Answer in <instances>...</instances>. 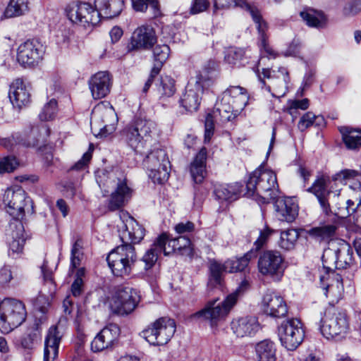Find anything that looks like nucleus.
Instances as JSON below:
<instances>
[{
  "mask_svg": "<svg viewBox=\"0 0 361 361\" xmlns=\"http://www.w3.org/2000/svg\"><path fill=\"white\" fill-rule=\"evenodd\" d=\"M337 226L333 223H321L310 229L307 233L318 241L327 240L334 235Z\"/></svg>",
  "mask_w": 361,
  "mask_h": 361,
  "instance_id": "ea45409f",
  "label": "nucleus"
},
{
  "mask_svg": "<svg viewBox=\"0 0 361 361\" xmlns=\"http://www.w3.org/2000/svg\"><path fill=\"white\" fill-rule=\"evenodd\" d=\"M149 176L154 183L162 184L169 177V166L167 154L163 149H156L151 152L146 159Z\"/></svg>",
  "mask_w": 361,
  "mask_h": 361,
  "instance_id": "a211bd4d",
  "label": "nucleus"
},
{
  "mask_svg": "<svg viewBox=\"0 0 361 361\" xmlns=\"http://www.w3.org/2000/svg\"><path fill=\"white\" fill-rule=\"evenodd\" d=\"M175 331V322L168 317H161L144 329L141 334L150 345H163L171 340Z\"/></svg>",
  "mask_w": 361,
  "mask_h": 361,
  "instance_id": "2eb2a0df",
  "label": "nucleus"
},
{
  "mask_svg": "<svg viewBox=\"0 0 361 361\" xmlns=\"http://www.w3.org/2000/svg\"><path fill=\"white\" fill-rule=\"evenodd\" d=\"M161 235L165 236L164 243L162 245L163 252L165 255L189 247L191 244L190 238L186 235H181L170 240L166 233H162Z\"/></svg>",
  "mask_w": 361,
  "mask_h": 361,
  "instance_id": "4c0bfd02",
  "label": "nucleus"
},
{
  "mask_svg": "<svg viewBox=\"0 0 361 361\" xmlns=\"http://www.w3.org/2000/svg\"><path fill=\"white\" fill-rule=\"evenodd\" d=\"M120 333V328L117 324H109L94 338L91 343V350L93 352H101L114 348L118 343Z\"/></svg>",
  "mask_w": 361,
  "mask_h": 361,
  "instance_id": "4be33fe9",
  "label": "nucleus"
},
{
  "mask_svg": "<svg viewBox=\"0 0 361 361\" xmlns=\"http://www.w3.org/2000/svg\"><path fill=\"white\" fill-rule=\"evenodd\" d=\"M338 269H346L353 262V250L345 241L338 245Z\"/></svg>",
  "mask_w": 361,
  "mask_h": 361,
  "instance_id": "37998d69",
  "label": "nucleus"
},
{
  "mask_svg": "<svg viewBox=\"0 0 361 361\" xmlns=\"http://www.w3.org/2000/svg\"><path fill=\"white\" fill-rule=\"evenodd\" d=\"M156 123L148 119L139 118L123 130V138L136 153L143 154L150 147Z\"/></svg>",
  "mask_w": 361,
  "mask_h": 361,
  "instance_id": "20e7f679",
  "label": "nucleus"
},
{
  "mask_svg": "<svg viewBox=\"0 0 361 361\" xmlns=\"http://www.w3.org/2000/svg\"><path fill=\"white\" fill-rule=\"evenodd\" d=\"M157 90L161 97L173 96L176 91L175 80L168 75L161 77Z\"/></svg>",
  "mask_w": 361,
  "mask_h": 361,
  "instance_id": "8fccbe9b",
  "label": "nucleus"
},
{
  "mask_svg": "<svg viewBox=\"0 0 361 361\" xmlns=\"http://www.w3.org/2000/svg\"><path fill=\"white\" fill-rule=\"evenodd\" d=\"M339 131L348 149H356L361 146V129L341 126L339 128Z\"/></svg>",
  "mask_w": 361,
  "mask_h": 361,
  "instance_id": "58836bf2",
  "label": "nucleus"
},
{
  "mask_svg": "<svg viewBox=\"0 0 361 361\" xmlns=\"http://www.w3.org/2000/svg\"><path fill=\"white\" fill-rule=\"evenodd\" d=\"M361 12V0H350L345 3L343 8L345 16L357 15Z\"/></svg>",
  "mask_w": 361,
  "mask_h": 361,
  "instance_id": "6e6d98bb",
  "label": "nucleus"
},
{
  "mask_svg": "<svg viewBox=\"0 0 361 361\" xmlns=\"http://www.w3.org/2000/svg\"><path fill=\"white\" fill-rule=\"evenodd\" d=\"M320 331L327 339L341 340L350 331V324L345 310L334 307L326 309L320 320Z\"/></svg>",
  "mask_w": 361,
  "mask_h": 361,
  "instance_id": "0eeeda50",
  "label": "nucleus"
},
{
  "mask_svg": "<svg viewBox=\"0 0 361 361\" xmlns=\"http://www.w3.org/2000/svg\"><path fill=\"white\" fill-rule=\"evenodd\" d=\"M9 99L13 106L21 109L30 102V94L21 79L14 80L9 90Z\"/></svg>",
  "mask_w": 361,
  "mask_h": 361,
  "instance_id": "c756f323",
  "label": "nucleus"
},
{
  "mask_svg": "<svg viewBox=\"0 0 361 361\" xmlns=\"http://www.w3.org/2000/svg\"><path fill=\"white\" fill-rule=\"evenodd\" d=\"M209 283L215 285H221L223 273L224 271H228V269H226L225 263L221 264L216 261H211L209 264Z\"/></svg>",
  "mask_w": 361,
  "mask_h": 361,
  "instance_id": "603ef678",
  "label": "nucleus"
},
{
  "mask_svg": "<svg viewBox=\"0 0 361 361\" xmlns=\"http://www.w3.org/2000/svg\"><path fill=\"white\" fill-rule=\"evenodd\" d=\"M174 229L177 233L185 235L195 230V224L191 221L180 222L175 226Z\"/></svg>",
  "mask_w": 361,
  "mask_h": 361,
  "instance_id": "0e129e2a",
  "label": "nucleus"
},
{
  "mask_svg": "<svg viewBox=\"0 0 361 361\" xmlns=\"http://www.w3.org/2000/svg\"><path fill=\"white\" fill-rule=\"evenodd\" d=\"M240 113V112H235V108L224 102L221 99L220 103L217 104L216 110L214 111L215 116H219L222 123L232 121Z\"/></svg>",
  "mask_w": 361,
  "mask_h": 361,
  "instance_id": "49530a36",
  "label": "nucleus"
},
{
  "mask_svg": "<svg viewBox=\"0 0 361 361\" xmlns=\"http://www.w3.org/2000/svg\"><path fill=\"white\" fill-rule=\"evenodd\" d=\"M246 188L247 195L255 197L259 203H269L279 192L276 175L261 165L250 175Z\"/></svg>",
  "mask_w": 361,
  "mask_h": 361,
  "instance_id": "7ed1b4c3",
  "label": "nucleus"
},
{
  "mask_svg": "<svg viewBox=\"0 0 361 361\" xmlns=\"http://www.w3.org/2000/svg\"><path fill=\"white\" fill-rule=\"evenodd\" d=\"M140 302L138 291L130 286L119 287L110 303L114 313L125 315L131 313Z\"/></svg>",
  "mask_w": 361,
  "mask_h": 361,
  "instance_id": "f3484780",
  "label": "nucleus"
},
{
  "mask_svg": "<svg viewBox=\"0 0 361 361\" xmlns=\"http://www.w3.org/2000/svg\"><path fill=\"white\" fill-rule=\"evenodd\" d=\"M337 250L338 245L331 244L330 247L324 250L322 258L326 275H321L319 279L326 295L327 293H333L335 288L339 294L343 290L341 276L334 272L335 269H338Z\"/></svg>",
  "mask_w": 361,
  "mask_h": 361,
  "instance_id": "6e6552de",
  "label": "nucleus"
},
{
  "mask_svg": "<svg viewBox=\"0 0 361 361\" xmlns=\"http://www.w3.org/2000/svg\"><path fill=\"white\" fill-rule=\"evenodd\" d=\"M112 273L117 276L130 274L132 266L136 261L134 247L130 244H122L110 252L106 258Z\"/></svg>",
  "mask_w": 361,
  "mask_h": 361,
  "instance_id": "f8f14e48",
  "label": "nucleus"
},
{
  "mask_svg": "<svg viewBox=\"0 0 361 361\" xmlns=\"http://www.w3.org/2000/svg\"><path fill=\"white\" fill-rule=\"evenodd\" d=\"M256 361H276V348L275 343L269 339L259 341L255 345Z\"/></svg>",
  "mask_w": 361,
  "mask_h": 361,
  "instance_id": "72a5a7b5",
  "label": "nucleus"
},
{
  "mask_svg": "<svg viewBox=\"0 0 361 361\" xmlns=\"http://www.w3.org/2000/svg\"><path fill=\"white\" fill-rule=\"evenodd\" d=\"M111 78L107 71L97 72L88 80L89 89L94 99L106 97L111 91Z\"/></svg>",
  "mask_w": 361,
  "mask_h": 361,
  "instance_id": "b1692460",
  "label": "nucleus"
},
{
  "mask_svg": "<svg viewBox=\"0 0 361 361\" xmlns=\"http://www.w3.org/2000/svg\"><path fill=\"white\" fill-rule=\"evenodd\" d=\"M165 236L159 235L154 241L152 247L148 250L142 258V262L145 264L146 271L152 269L158 259L159 255L163 252L162 245L164 243Z\"/></svg>",
  "mask_w": 361,
  "mask_h": 361,
  "instance_id": "c9c22d12",
  "label": "nucleus"
},
{
  "mask_svg": "<svg viewBox=\"0 0 361 361\" xmlns=\"http://www.w3.org/2000/svg\"><path fill=\"white\" fill-rule=\"evenodd\" d=\"M278 336L281 344L288 350H295L302 343L305 331L300 320L287 319L278 326Z\"/></svg>",
  "mask_w": 361,
  "mask_h": 361,
  "instance_id": "dca6fc26",
  "label": "nucleus"
},
{
  "mask_svg": "<svg viewBox=\"0 0 361 361\" xmlns=\"http://www.w3.org/2000/svg\"><path fill=\"white\" fill-rule=\"evenodd\" d=\"M231 329L238 337L252 336L259 329L257 319L252 316H245L234 319L231 322Z\"/></svg>",
  "mask_w": 361,
  "mask_h": 361,
  "instance_id": "cd10ccee",
  "label": "nucleus"
},
{
  "mask_svg": "<svg viewBox=\"0 0 361 361\" xmlns=\"http://www.w3.org/2000/svg\"><path fill=\"white\" fill-rule=\"evenodd\" d=\"M68 18L75 24L91 29L100 22L98 10L86 2H73L66 8Z\"/></svg>",
  "mask_w": 361,
  "mask_h": 361,
  "instance_id": "4468645a",
  "label": "nucleus"
},
{
  "mask_svg": "<svg viewBox=\"0 0 361 361\" xmlns=\"http://www.w3.org/2000/svg\"><path fill=\"white\" fill-rule=\"evenodd\" d=\"M99 18H112L120 15L124 8L123 0H94Z\"/></svg>",
  "mask_w": 361,
  "mask_h": 361,
  "instance_id": "2f4dec72",
  "label": "nucleus"
},
{
  "mask_svg": "<svg viewBox=\"0 0 361 361\" xmlns=\"http://www.w3.org/2000/svg\"><path fill=\"white\" fill-rule=\"evenodd\" d=\"M358 176V171L352 169H344L335 174L334 179L341 183H345L350 180L357 179Z\"/></svg>",
  "mask_w": 361,
  "mask_h": 361,
  "instance_id": "4d7b16f0",
  "label": "nucleus"
},
{
  "mask_svg": "<svg viewBox=\"0 0 361 361\" xmlns=\"http://www.w3.org/2000/svg\"><path fill=\"white\" fill-rule=\"evenodd\" d=\"M157 37L154 28L148 25L138 26L133 32L127 45L128 51H148L154 47Z\"/></svg>",
  "mask_w": 361,
  "mask_h": 361,
  "instance_id": "aec40b11",
  "label": "nucleus"
},
{
  "mask_svg": "<svg viewBox=\"0 0 361 361\" xmlns=\"http://www.w3.org/2000/svg\"><path fill=\"white\" fill-rule=\"evenodd\" d=\"M44 48L39 41L27 40L19 45L17 50V60L26 67L37 65L42 59Z\"/></svg>",
  "mask_w": 361,
  "mask_h": 361,
  "instance_id": "412c9836",
  "label": "nucleus"
},
{
  "mask_svg": "<svg viewBox=\"0 0 361 361\" xmlns=\"http://www.w3.org/2000/svg\"><path fill=\"white\" fill-rule=\"evenodd\" d=\"M250 50H244L241 48H231L225 55V61L233 66H245L248 61L247 60Z\"/></svg>",
  "mask_w": 361,
  "mask_h": 361,
  "instance_id": "a19ab883",
  "label": "nucleus"
},
{
  "mask_svg": "<svg viewBox=\"0 0 361 361\" xmlns=\"http://www.w3.org/2000/svg\"><path fill=\"white\" fill-rule=\"evenodd\" d=\"M82 255L81 245L79 241H76L71 249V264L73 268H76L80 265Z\"/></svg>",
  "mask_w": 361,
  "mask_h": 361,
  "instance_id": "bf43d9fd",
  "label": "nucleus"
},
{
  "mask_svg": "<svg viewBox=\"0 0 361 361\" xmlns=\"http://www.w3.org/2000/svg\"><path fill=\"white\" fill-rule=\"evenodd\" d=\"M300 42L298 39H293L284 52L286 56H297L299 54Z\"/></svg>",
  "mask_w": 361,
  "mask_h": 361,
  "instance_id": "338daca9",
  "label": "nucleus"
},
{
  "mask_svg": "<svg viewBox=\"0 0 361 361\" xmlns=\"http://www.w3.org/2000/svg\"><path fill=\"white\" fill-rule=\"evenodd\" d=\"M210 5L209 0H192L190 12L191 14H198L207 10Z\"/></svg>",
  "mask_w": 361,
  "mask_h": 361,
  "instance_id": "052dcab7",
  "label": "nucleus"
},
{
  "mask_svg": "<svg viewBox=\"0 0 361 361\" xmlns=\"http://www.w3.org/2000/svg\"><path fill=\"white\" fill-rule=\"evenodd\" d=\"M252 255L253 252H248L243 257L226 261V269H228V272L243 271L247 267Z\"/></svg>",
  "mask_w": 361,
  "mask_h": 361,
  "instance_id": "09e8293b",
  "label": "nucleus"
},
{
  "mask_svg": "<svg viewBox=\"0 0 361 361\" xmlns=\"http://www.w3.org/2000/svg\"><path fill=\"white\" fill-rule=\"evenodd\" d=\"M123 226L125 229L120 234L123 244H136L144 238L145 228L140 225L133 217L123 214Z\"/></svg>",
  "mask_w": 361,
  "mask_h": 361,
  "instance_id": "a878e982",
  "label": "nucleus"
},
{
  "mask_svg": "<svg viewBox=\"0 0 361 361\" xmlns=\"http://www.w3.org/2000/svg\"><path fill=\"white\" fill-rule=\"evenodd\" d=\"M63 336L60 324L51 326L44 341V361H54L58 356L59 346Z\"/></svg>",
  "mask_w": 361,
  "mask_h": 361,
  "instance_id": "bb28decb",
  "label": "nucleus"
},
{
  "mask_svg": "<svg viewBox=\"0 0 361 361\" xmlns=\"http://www.w3.org/2000/svg\"><path fill=\"white\" fill-rule=\"evenodd\" d=\"M49 134L50 130L47 125L41 123L34 126L30 128L25 145L39 147L44 146Z\"/></svg>",
  "mask_w": 361,
  "mask_h": 361,
  "instance_id": "473e14b6",
  "label": "nucleus"
},
{
  "mask_svg": "<svg viewBox=\"0 0 361 361\" xmlns=\"http://www.w3.org/2000/svg\"><path fill=\"white\" fill-rule=\"evenodd\" d=\"M300 16L311 27H321L326 23V17L321 11L307 10L300 12Z\"/></svg>",
  "mask_w": 361,
  "mask_h": 361,
  "instance_id": "a18cd8bd",
  "label": "nucleus"
},
{
  "mask_svg": "<svg viewBox=\"0 0 361 361\" xmlns=\"http://www.w3.org/2000/svg\"><path fill=\"white\" fill-rule=\"evenodd\" d=\"M103 187L111 188L114 190L108 203V208L111 211H115L123 207L132 197V189L128 185L124 177L118 178L111 176Z\"/></svg>",
  "mask_w": 361,
  "mask_h": 361,
  "instance_id": "6ab92c4d",
  "label": "nucleus"
},
{
  "mask_svg": "<svg viewBox=\"0 0 361 361\" xmlns=\"http://www.w3.org/2000/svg\"><path fill=\"white\" fill-rule=\"evenodd\" d=\"M299 237V233L296 229L288 228L281 233L280 240L279 241V246L284 250L293 249Z\"/></svg>",
  "mask_w": 361,
  "mask_h": 361,
  "instance_id": "de8ad7c7",
  "label": "nucleus"
},
{
  "mask_svg": "<svg viewBox=\"0 0 361 361\" xmlns=\"http://www.w3.org/2000/svg\"><path fill=\"white\" fill-rule=\"evenodd\" d=\"M29 11V0H10L5 9L6 18H14L25 15Z\"/></svg>",
  "mask_w": 361,
  "mask_h": 361,
  "instance_id": "79ce46f5",
  "label": "nucleus"
},
{
  "mask_svg": "<svg viewBox=\"0 0 361 361\" xmlns=\"http://www.w3.org/2000/svg\"><path fill=\"white\" fill-rule=\"evenodd\" d=\"M3 204L5 209L14 220L8 224L6 231L8 253L13 257L23 252L25 238V230L21 221L25 212H32V200L22 188L18 186L7 188L3 195Z\"/></svg>",
  "mask_w": 361,
  "mask_h": 361,
  "instance_id": "f257e3e1",
  "label": "nucleus"
},
{
  "mask_svg": "<svg viewBox=\"0 0 361 361\" xmlns=\"http://www.w3.org/2000/svg\"><path fill=\"white\" fill-rule=\"evenodd\" d=\"M327 180L324 176L318 177L311 187L307 191L314 194L320 204L323 212L329 214L331 210V205H335L336 210L335 214L340 218L344 219L352 216L355 224L361 228V201L355 204L353 201L348 200L339 202L338 200L340 196V191H332L327 189Z\"/></svg>",
  "mask_w": 361,
  "mask_h": 361,
  "instance_id": "f03ea898",
  "label": "nucleus"
},
{
  "mask_svg": "<svg viewBox=\"0 0 361 361\" xmlns=\"http://www.w3.org/2000/svg\"><path fill=\"white\" fill-rule=\"evenodd\" d=\"M38 339L39 334L37 331L29 333L22 338L21 345L25 349L31 350L35 347Z\"/></svg>",
  "mask_w": 361,
  "mask_h": 361,
  "instance_id": "13d9d810",
  "label": "nucleus"
},
{
  "mask_svg": "<svg viewBox=\"0 0 361 361\" xmlns=\"http://www.w3.org/2000/svg\"><path fill=\"white\" fill-rule=\"evenodd\" d=\"M27 311L25 304L14 298L0 301V331L8 334L20 326L25 320Z\"/></svg>",
  "mask_w": 361,
  "mask_h": 361,
  "instance_id": "1a4fd4ad",
  "label": "nucleus"
},
{
  "mask_svg": "<svg viewBox=\"0 0 361 361\" xmlns=\"http://www.w3.org/2000/svg\"><path fill=\"white\" fill-rule=\"evenodd\" d=\"M221 100L235 108V112H240L248 102V95L245 89L232 86L224 92Z\"/></svg>",
  "mask_w": 361,
  "mask_h": 361,
  "instance_id": "c85d7f7f",
  "label": "nucleus"
},
{
  "mask_svg": "<svg viewBox=\"0 0 361 361\" xmlns=\"http://www.w3.org/2000/svg\"><path fill=\"white\" fill-rule=\"evenodd\" d=\"M264 312L272 317H283L288 312L287 305L283 298L272 291L267 292L262 300Z\"/></svg>",
  "mask_w": 361,
  "mask_h": 361,
  "instance_id": "393cba45",
  "label": "nucleus"
},
{
  "mask_svg": "<svg viewBox=\"0 0 361 361\" xmlns=\"http://www.w3.org/2000/svg\"><path fill=\"white\" fill-rule=\"evenodd\" d=\"M218 67V65L214 61H209L204 66L203 70L199 74H203L206 77L212 78V82H214V76L212 75L213 72H214Z\"/></svg>",
  "mask_w": 361,
  "mask_h": 361,
  "instance_id": "69168bd1",
  "label": "nucleus"
},
{
  "mask_svg": "<svg viewBox=\"0 0 361 361\" xmlns=\"http://www.w3.org/2000/svg\"><path fill=\"white\" fill-rule=\"evenodd\" d=\"M117 122V115L109 103L101 102L92 111V130L97 137H106L114 133Z\"/></svg>",
  "mask_w": 361,
  "mask_h": 361,
  "instance_id": "9d476101",
  "label": "nucleus"
},
{
  "mask_svg": "<svg viewBox=\"0 0 361 361\" xmlns=\"http://www.w3.org/2000/svg\"><path fill=\"white\" fill-rule=\"evenodd\" d=\"M92 159V152L89 150L86 152L81 159H80L73 167L75 170H82L85 169L90 159Z\"/></svg>",
  "mask_w": 361,
  "mask_h": 361,
  "instance_id": "774afa93",
  "label": "nucleus"
},
{
  "mask_svg": "<svg viewBox=\"0 0 361 361\" xmlns=\"http://www.w3.org/2000/svg\"><path fill=\"white\" fill-rule=\"evenodd\" d=\"M57 113V102L55 99H51L44 104L39 114V118L41 121H51L56 118Z\"/></svg>",
  "mask_w": 361,
  "mask_h": 361,
  "instance_id": "864d4df0",
  "label": "nucleus"
},
{
  "mask_svg": "<svg viewBox=\"0 0 361 361\" xmlns=\"http://www.w3.org/2000/svg\"><path fill=\"white\" fill-rule=\"evenodd\" d=\"M249 285L247 280H243L235 291L229 294L223 302L217 303L216 300L208 302L204 308L195 313L194 317L207 322L212 328L216 327L235 305L240 293L248 288Z\"/></svg>",
  "mask_w": 361,
  "mask_h": 361,
  "instance_id": "39448f33",
  "label": "nucleus"
},
{
  "mask_svg": "<svg viewBox=\"0 0 361 361\" xmlns=\"http://www.w3.org/2000/svg\"><path fill=\"white\" fill-rule=\"evenodd\" d=\"M314 114L312 112H307L300 119L298 128L300 131H305L312 126H314Z\"/></svg>",
  "mask_w": 361,
  "mask_h": 361,
  "instance_id": "680f3d73",
  "label": "nucleus"
},
{
  "mask_svg": "<svg viewBox=\"0 0 361 361\" xmlns=\"http://www.w3.org/2000/svg\"><path fill=\"white\" fill-rule=\"evenodd\" d=\"M18 165V162L14 157L0 159V174L12 172Z\"/></svg>",
  "mask_w": 361,
  "mask_h": 361,
  "instance_id": "5fc2aeb1",
  "label": "nucleus"
},
{
  "mask_svg": "<svg viewBox=\"0 0 361 361\" xmlns=\"http://www.w3.org/2000/svg\"><path fill=\"white\" fill-rule=\"evenodd\" d=\"M170 54V48L166 44H159L153 49V56L155 63L153 66V73L159 74L164 63L168 59Z\"/></svg>",
  "mask_w": 361,
  "mask_h": 361,
  "instance_id": "c03bdc74",
  "label": "nucleus"
},
{
  "mask_svg": "<svg viewBox=\"0 0 361 361\" xmlns=\"http://www.w3.org/2000/svg\"><path fill=\"white\" fill-rule=\"evenodd\" d=\"M286 268L285 257L278 250H265L258 257L257 269L259 273L262 276L270 278L274 281H281Z\"/></svg>",
  "mask_w": 361,
  "mask_h": 361,
  "instance_id": "ddd939ff",
  "label": "nucleus"
},
{
  "mask_svg": "<svg viewBox=\"0 0 361 361\" xmlns=\"http://www.w3.org/2000/svg\"><path fill=\"white\" fill-rule=\"evenodd\" d=\"M276 207L277 216L281 221L291 222L298 215V206L290 198L279 202Z\"/></svg>",
  "mask_w": 361,
  "mask_h": 361,
  "instance_id": "f704fd0d",
  "label": "nucleus"
},
{
  "mask_svg": "<svg viewBox=\"0 0 361 361\" xmlns=\"http://www.w3.org/2000/svg\"><path fill=\"white\" fill-rule=\"evenodd\" d=\"M212 85V78L203 74H197L186 85L178 101L180 106L188 112H195L199 109L204 89Z\"/></svg>",
  "mask_w": 361,
  "mask_h": 361,
  "instance_id": "9b49d317",
  "label": "nucleus"
},
{
  "mask_svg": "<svg viewBox=\"0 0 361 361\" xmlns=\"http://www.w3.org/2000/svg\"><path fill=\"white\" fill-rule=\"evenodd\" d=\"M274 233V230L266 227L264 229L262 230L259 232V235L257 238V239L255 241V246L257 250H259L262 248L265 243H267V240L270 237V235Z\"/></svg>",
  "mask_w": 361,
  "mask_h": 361,
  "instance_id": "e2e57ef3",
  "label": "nucleus"
},
{
  "mask_svg": "<svg viewBox=\"0 0 361 361\" xmlns=\"http://www.w3.org/2000/svg\"><path fill=\"white\" fill-rule=\"evenodd\" d=\"M240 192L241 185L238 183L220 185L214 189V195L216 199L221 202H232L237 200Z\"/></svg>",
  "mask_w": 361,
  "mask_h": 361,
  "instance_id": "e433bc0d",
  "label": "nucleus"
},
{
  "mask_svg": "<svg viewBox=\"0 0 361 361\" xmlns=\"http://www.w3.org/2000/svg\"><path fill=\"white\" fill-rule=\"evenodd\" d=\"M206 160L207 149L202 147L190 164V176L194 183L197 184L202 183L207 176Z\"/></svg>",
  "mask_w": 361,
  "mask_h": 361,
  "instance_id": "7c9ffc66",
  "label": "nucleus"
},
{
  "mask_svg": "<svg viewBox=\"0 0 361 361\" xmlns=\"http://www.w3.org/2000/svg\"><path fill=\"white\" fill-rule=\"evenodd\" d=\"M263 78L270 79V83L266 86L273 97H281L286 94L287 84L289 82L288 72L286 68L281 67L278 71H271L269 68H262Z\"/></svg>",
  "mask_w": 361,
  "mask_h": 361,
  "instance_id": "5701e85b",
  "label": "nucleus"
},
{
  "mask_svg": "<svg viewBox=\"0 0 361 361\" xmlns=\"http://www.w3.org/2000/svg\"><path fill=\"white\" fill-rule=\"evenodd\" d=\"M133 8L137 11L144 12L149 9L154 16L159 13V3L157 0H131Z\"/></svg>",
  "mask_w": 361,
  "mask_h": 361,
  "instance_id": "3c124183",
  "label": "nucleus"
},
{
  "mask_svg": "<svg viewBox=\"0 0 361 361\" xmlns=\"http://www.w3.org/2000/svg\"><path fill=\"white\" fill-rule=\"evenodd\" d=\"M214 13L219 9L229 8L233 4L235 6L240 7L249 11L253 20L257 24V28L259 34V47L261 53L266 54L267 56L275 58L276 53L269 46L268 43V35H267V25L262 18V16L258 9L251 6L249 0H213Z\"/></svg>",
  "mask_w": 361,
  "mask_h": 361,
  "instance_id": "423d86ee",
  "label": "nucleus"
}]
</instances>
